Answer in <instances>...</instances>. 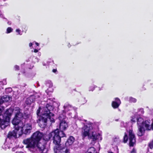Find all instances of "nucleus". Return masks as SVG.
<instances>
[{
  "label": "nucleus",
  "instance_id": "f257e3e1",
  "mask_svg": "<svg viewBox=\"0 0 153 153\" xmlns=\"http://www.w3.org/2000/svg\"><path fill=\"white\" fill-rule=\"evenodd\" d=\"M43 136L42 132L39 131L34 133L30 137L24 140L23 143L26 148L32 153H46L45 141L42 139Z\"/></svg>",
  "mask_w": 153,
  "mask_h": 153
},
{
  "label": "nucleus",
  "instance_id": "f03ea898",
  "mask_svg": "<svg viewBox=\"0 0 153 153\" xmlns=\"http://www.w3.org/2000/svg\"><path fill=\"white\" fill-rule=\"evenodd\" d=\"M59 119L60 121L59 128L60 131L56 129L50 133L46 138V140L52 139L53 143L56 145H59L61 141V137H65V134L63 132V130H65L68 127V124L66 120V118L64 114H59Z\"/></svg>",
  "mask_w": 153,
  "mask_h": 153
},
{
  "label": "nucleus",
  "instance_id": "7ed1b4c3",
  "mask_svg": "<svg viewBox=\"0 0 153 153\" xmlns=\"http://www.w3.org/2000/svg\"><path fill=\"white\" fill-rule=\"evenodd\" d=\"M92 124L89 122L84 124L82 128L81 134L83 137L87 136L89 139L92 140V143L94 144L95 141H101L102 140V134L101 131H95L92 128Z\"/></svg>",
  "mask_w": 153,
  "mask_h": 153
},
{
  "label": "nucleus",
  "instance_id": "20e7f679",
  "mask_svg": "<svg viewBox=\"0 0 153 153\" xmlns=\"http://www.w3.org/2000/svg\"><path fill=\"white\" fill-rule=\"evenodd\" d=\"M53 109V107L51 103L47 104L46 107L43 108L42 116L38 122L41 127H45L47 124V122L50 121L51 123H54L55 120L53 117L54 114L50 112Z\"/></svg>",
  "mask_w": 153,
  "mask_h": 153
},
{
  "label": "nucleus",
  "instance_id": "39448f33",
  "mask_svg": "<svg viewBox=\"0 0 153 153\" xmlns=\"http://www.w3.org/2000/svg\"><path fill=\"white\" fill-rule=\"evenodd\" d=\"M137 124L138 128L137 134L141 136L144 134V128L147 130H153V120L151 123L149 119L144 120L142 117L137 118Z\"/></svg>",
  "mask_w": 153,
  "mask_h": 153
},
{
  "label": "nucleus",
  "instance_id": "423d86ee",
  "mask_svg": "<svg viewBox=\"0 0 153 153\" xmlns=\"http://www.w3.org/2000/svg\"><path fill=\"white\" fill-rule=\"evenodd\" d=\"M19 128H16L12 131H10L8 134L7 137L10 138L12 137H16L18 134L19 136H21L23 134H29L32 129V125L30 124L26 123L21 126Z\"/></svg>",
  "mask_w": 153,
  "mask_h": 153
},
{
  "label": "nucleus",
  "instance_id": "0eeeda50",
  "mask_svg": "<svg viewBox=\"0 0 153 153\" xmlns=\"http://www.w3.org/2000/svg\"><path fill=\"white\" fill-rule=\"evenodd\" d=\"M2 111L0 114V126L1 128L4 129L8 125V121L10 120L12 111L11 109H8L5 111L3 115H2Z\"/></svg>",
  "mask_w": 153,
  "mask_h": 153
},
{
  "label": "nucleus",
  "instance_id": "6e6552de",
  "mask_svg": "<svg viewBox=\"0 0 153 153\" xmlns=\"http://www.w3.org/2000/svg\"><path fill=\"white\" fill-rule=\"evenodd\" d=\"M16 112H15L16 115L14 119L12 121V123L16 126L15 128H19L21 126L23 125V123L22 121L21 120V119L23 117V114L20 112V109L19 108H16Z\"/></svg>",
  "mask_w": 153,
  "mask_h": 153
},
{
  "label": "nucleus",
  "instance_id": "1a4fd4ad",
  "mask_svg": "<svg viewBox=\"0 0 153 153\" xmlns=\"http://www.w3.org/2000/svg\"><path fill=\"white\" fill-rule=\"evenodd\" d=\"M57 145L54 148L55 153H70L69 149L66 146L61 144Z\"/></svg>",
  "mask_w": 153,
  "mask_h": 153
},
{
  "label": "nucleus",
  "instance_id": "9d476101",
  "mask_svg": "<svg viewBox=\"0 0 153 153\" xmlns=\"http://www.w3.org/2000/svg\"><path fill=\"white\" fill-rule=\"evenodd\" d=\"M144 111L143 108L138 109L137 111L135 112L134 115L131 117V121L132 123H134L136 120L137 121V118L141 117L140 116L143 114Z\"/></svg>",
  "mask_w": 153,
  "mask_h": 153
},
{
  "label": "nucleus",
  "instance_id": "9b49d317",
  "mask_svg": "<svg viewBox=\"0 0 153 153\" xmlns=\"http://www.w3.org/2000/svg\"><path fill=\"white\" fill-rule=\"evenodd\" d=\"M11 100V97L8 95H4L0 99V114L2 110L4 109V107L1 106V104L4 102L9 101Z\"/></svg>",
  "mask_w": 153,
  "mask_h": 153
},
{
  "label": "nucleus",
  "instance_id": "f8f14e48",
  "mask_svg": "<svg viewBox=\"0 0 153 153\" xmlns=\"http://www.w3.org/2000/svg\"><path fill=\"white\" fill-rule=\"evenodd\" d=\"M64 110H63L59 114H64L65 113V114L68 112V111H71L73 110V108L68 103H65L63 107Z\"/></svg>",
  "mask_w": 153,
  "mask_h": 153
},
{
  "label": "nucleus",
  "instance_id": "ddd939ff",
  "mask_svg": "<svg viewBox=\"0 0 153 153\" xmlns=\"http://www.w3.org/2000/svg\"><path fill=\"white\" fill-rule=\"evenodd\" d=\"M129 144L130 146H133L135 144L136 140L135 137V136L132 131L131 130H130L129 131Z\"/></svg>",
  "mask_w": 153,
  "mask_h": 153
},
{
  "label": "nucleus",
  "instance_id": "4468645a",
  "mask_svg": "<svg viewBox=\"0 0 153 153\" xmlns=\"http://www.w3.org/2000/svg\"><path fill=\"white\" fill-rule=\"evenodd\" d=\"M121 103L120 100L118 98L116 97L114 98L111 103V105L114 108H117Z\"/></svg>",
  "mask_w": 153,
  "mask_h": 153
},
{
  "label": "nucleus",
  "instance_id": "2eb2a0df",
  "mask_svg": "<svg viewBox=\"0 0 153 153\" xmlns=\"http://www.w3.org/2000/svg\"><path fill=\"white\" fill-rule=\"evenodd\" d=\"M75 140V139L74 137L71 136L68 139L67 142L65 143L66 145H72L74 142Z\"/></svg>",
  "mask_w": 153,
  "mask_h": 153
},
{
  "label": "nucleus",
  "instance_id": "dca6fc26",
  "mask_svg": "<svg viewBox=\"0 0 153 153\" xmlns=\"http://www.w3.org/2000/svg\"><path fill=\"white\" fill-rule=\"evenodd\" d=\"M40 96L38 94L32 95L28 97V99L30 100L33 103L34 102L35 100L38 98L40 97Z\"/></svg>",
  "mask_w": 153,
  "mask_h": 153
},
{
  "label": "nucleus",
  "instance_id": "f3484780",
  "mask_svg": "<svg viewBox=\"0 0 153 153\" xmlns=\"http://www.w3.org/2000/svg\"><path fill=\"white\" fill-rule=\"evenodd\" d=\"M85 153H97L95 149L93 147H90Z\"/></svg>",
  "mask_w": 153,
  "mask_h": 153
},
{
  "label": "nucleus",
  "instance_id": "a211bd4d",
  "mask_svg": "<svg viewBox=\"0 0 153 153\" xmlns=\"http://www.w3.org/2000/svg\"><path fill=\"white\" fill-rule=\"evenodd\" d=\"M12 146V144L10 143L7 145L6 143H4L2 146V148L3 149L6 150L7 149H10L11 148Z\"/></svg>",
  "mask_w": 153,
  "mask_h": 153
},
{
  "label": "nucleus",
  "instance_id": "6ab92c4d",
  "mask_svg": "<svg viewBox=\"0 0 153 153\" xmlns=\"http://www.w3.org/2000/svg\"><path fill=\"white\" fill-rule=\"evenodd\" d=\"M12 91V90L11 88H7L5 89V92L6 94H8L11 92Z\"/></svg>",
  "mask_w": 153,
  "mask_h": 153
},
{
  "label": "nucleus",
  "instance_id": "aec40b11",
  "mask_svg": "<svg viewBox=\"0 0 153 153\" xmlns=\"http://www.w3.org/2000/svg\"><path fill=\"white\" fill-rule=\"evenodd\" d=\"M137 100L132 97H130L129 98V101L131 102H135Z\"/></svg>",
  "mask_w": 153,
  "mask_h": 153
},
{
  "label": "nucleus",
  "instance_id": "412c9836",
  "mask_svg": "<svg viewBox=\"0 0 153 153\" xmlns=\"http://www.w3.org/2000/svg\"><path fill=\"white\" fill-rule=\"evenodd\" d=\"M46 85L49 88H51L53 86V84L50 81H48V82L46 83Z\"/></svg>",
  "mask_w": 153,
  "mask_h": 153
},
{
  "label": "nucleus",
  "instance_id": "4be33fe9",
  "mask_svg": "<svg viewBox=\"0 0 153 153\" xmlns=\"http://www.w3.org/2000/svg\"><path fill=\"white\" fill-rule=\"evenodd\" d=\"M97 86L95 85H93L90 86L89 88V91H93L95 88H96Z\"/></svg>",
  "mask_w": 153,
  "mask_h": 153
},
{
  "label": "nucleus",
  "instance_id": "5701e85b",
  "mask_svg": "<svg viewBox=\"0 0 153 153\" xmlns=\"http://www.w3.org/2000/svg\"><path fill=\"white\" fill-rule=\"evenodd\" d=\"M13 31V29L11 27H8L6 30V33L8 34L12 32Z\"/></svg>",
  "mask_w": 153,
  "mask_h": 153
},
{
  "label": "nucleus",
  "instance_id": "b1692460",
  "mask_svg": "<svg viewBox=\"0 0 153 153\" xmlns=\"http://www.w3.org/2000/svg\"><path fill=\"white\" fill-rule=\"evenodd\" d=\"M128 140V136L126 133H125V135L123 137V142L124 143H126Z\"/></svg>",
  "mask_w": 153,
  "mask_h": 153
},
{
  "label": "nucleus",
  "instance_id": "393cba45",
  "mask_svg": "<svg viewBox=\"0 0 153 153\" xmlns=\"http://www.w3.org/2000/svg\"><path fill=\"white\" fill-rule=\"evenodd\" d=\"M25 103L27 105H30L32 103L30 100L28 99V98H27L26 100H25Z\"/></svg>",
  "mask_w": 153,
  "mask_h": 153
},
{
  "label": "nucleus",
  "instance_id": "a878e982",
  "mask_svg": "<svg viewBox=\"0 0 153 153\" xmlns=\"http://www.w3.org/2000/svg\"><path fill=\"white\" fill-rule=\"evenodd\" d=\"M16 32L17 33H18V35H22V32L21 31V30L19 29H17L16 30Z\"/></svg>",
  "mask_w": 153,
  "mask_h": 153
},
{
  "label": "nucleus",
  "instance_id": "bb28decb",
  "mask_svg": "<svg viewBox=\"0 0 153 153\" xmlns=\"http://www.w3.org/2000/svg\"><path fill=\"white\" fill-rule=\"evenodd\" d=\"M149 146L150 149H152L153 147V140L149 143Z\"/></svg>",
  "mask_w": 153,
  "mask_h": 153
},
{
  "label": "nucleus",
  "instance_id": "cd10ccee",
  "mask_svg": "<svg viewBox=\"0 0 153 153\" xmlns=\"http://www.w3.org/2000/svg\"><path fill=\"white\" fill-rule=\"evenodd\" d=\"M14 68L15 70H19V66L16 65L14 66Z\"/></svg>",
  "mask_w": 153,
  "mask_h": 153
},
{
  "label": "nucleus",
  "instance_id": "c85d7f7f",
  "mask_svg": "<svg viewBox=\"0 0 153 153\" xmlns=\"http://www.w3.org/2000/svg\"><path fill=\"white\" fill-rule=\"evenodd\" d=\"M114 141L115 142H118L119 141V137H116L114 139Z\"/></svg>",
  "mask_w": 153,
  "mask_h": 153
},
{
  "label": "nucleus",
  "instance_id": "c756f323",
  "mask_svg": "<svg viewBox=\"0 0 153 153\" xmlns=\"http://www.w3.org/2000/svg\"><path fill=\"white\" fill-rule=\"evenodd\" d=\"M2 83L1 81L0 82V89H3V86L4 85L2 84Z\"/></svg>",
  "mask_w": 153,
  "mask_h": 153
},
{
  "label": "nucleus",
  "instance_id": "7c9ffc66",
  "mask_svg": "<svg viewBox=\"0 0 153 153\" xmlns=\"http://www.w3.org/2000/svg\"><path fill=\"white\" fill-rule=\"evenodd\" d=\"M2 82V84L4 85H5L7 84V82L6 79H4L2 81H1Z\"/></svg>",
  "mask_w": 153,
  "mask_h": 153
},
{
  "label": "nucleus",
  "instance_id": "2f4dec72",
  "mask_svg": "<svg viewBox=\"0 0 153 153\" xmlns=\"http://www.w3.org/2000/svg\"><path fill=\"white\" fill-rule=\"evenodd\" d=\"M40 111V108L39 107V109L37 110L36 112V114L38 116L39 115V114Z\"/></svg>",
  "mask_w": 153,
  "mask_h": 153
},
{
  "label": "nucleus",
  "instance_id": "473e14b6",
  "mask_svg": "<svg viewBox=\"0 0 153 153\" xmlns=\"http://www.w3.org/2000/svg\"><path fill=\"white\" fill-rule=\"evenodd\" d=\"M31 52H34L35 53H37L38 52V50L37 49H34V50L33 51V50H32Z\"/></svg>",
  "mask_w": 153,
  "mask_h": 153
},
{
  "label": "nucleus",
  "instance_id": "72a5a7b5",
  "mask_svg": "<svg viewBox=\"0 0 153 153\" xmlns=\"http://www.w3.org/2000/svg\"><path fill=\"white\" fill-rule=\"evenodd\" d=\"M34 42H33V43H30L29 44V46L30 47H31L32 46V45H34Z\"/></svg>",
  "mask_w": 153,
  "mask_h": 153
},
{
  "label": "nucleus",
  "instance_id": "f704fd0d",
  "mask_svg": "<svg viewBox=\"0 0 153 153\" xmlns=\"http://www.w3.org/2000/svg\"><path fill=\"white\" fill-rule=\"evenodd\" d=\"M131 153H136V151L134 149H133L131 152Z\"/></svg>",
  "mask_w": 153,
  "mask_h": 153
},
{
  "label": "nucleus",
  "instance_id": "c9c22d12",
  "mask_svg": "<svg viewBox=\"0 0 153 153\" xmlns=\"http://www.w3.org/2000/svg\"><path fill=\"white\" fill-rule=\"evenodd\" d=\"M35 59L36 60V61H35V62H38L39 61V59L38 58H35Z\"/></svg>",
  "mask_w": 153,
  "mask_h": 153
},
{
  "label": "nucleus",
  "instance_id": "e433bc0d",
  "mask_svg": "<svg viewBox=\"0 0 153 153\" xmlns=\"http://www.w3.org/2000/svg\"><path fill=\"white\" fill-rule=\"evenodd\" d=\"M7 24L9 25H10L11 24V22L10 21H8L7 22Z\"/></svg>",
  "mask_w": 153,
  "mask_h": 153
},
{
  "label": "nucleus",
  "instance_id": "4c0bfd02",
  "mask_svg": "<svg viewBox=\"0 0 153 153\" xmlns=\"http://www.w3.org/2000/svg\"><path fill=\"white\" fill-rule=\"evenodd\" d=\"M57 70L56 69H53V72L54 73H55L56 71Z\"/></svg>",
  "mask_w": 153,
  "mask_h": 153
},
{
  "label": "nucleus",
  "instance_id": "58836bf2",
  "mask_svg": "<svg viewBox=\"0 0 153 153\" xmlns=\"http://www.w3.org/2000/svg\"><path fill=\"white\" fill-rule=\"evenodd\" d=\"M68 115H69V116H70L71 117H72V116H71V114H72L71 112H69L68 113Z\"/></svg>",
  "mask_w": 153,
  "mask_h": 153
},
{
  "label": "nucleus",
  "instance_id": "ea45409f",
  "mask_svg": "<svg viewBox=\"0 0 153 153\" xmlns=\"http://www.w3.org/2000/svg\"><path fill=\"white\" fill-rule=\"evenodd\" d=\"M34 43H35V44H36L37 46H39V44L38 43H37V42H34Z\"/></svg>",
  "mask_w": 153,
  "mask_h": 153
},
{
  "label": "nucleus",
  "instance_id": "a19ab883",
  "mask_svg": "<svg viewBox=\"0 0 153 153\" xmlns=\"http://www.w3.org/2000/svg\"><path fill=\"white\" fill-rule=\"evenodd\" d=\"M16 153H24L20 151V152H16Z\"/></svg>",
  "mask_w": 153,
  "mask_h": 153
},
{
  "label": "nucleus",
  "instance_id": "79ce46f5",
  "mask_svg": "<svg viewBox=\"0 0 153 153\" xmlns=\"http://www.w3.org/2000/svg\"><path fill=\"white\" fill-rule=\"evenodd\" d=\"M14 149H15L14 148H13L12 149V151H15Z\"/></svg>",
  "mask_w": 153,
  "mask_h": 153
},
{
  "label": "nucleus",
  "instance_id": "37998d69",
  "mask_svg": "<svg viewBox=\"0 0 153 153\" xmlns=\"http://www.w3.org/2000/svg\"><path fill=\"white\" fill-rule=\"evenodd\" d=\"M108 153H113V152H109Z\"/></svg>",
  "mask_w": 153,
  "mask_h": 153
},
{
  "label": "nucleus",
  "instance_id": "c03bdc74",
  "mask_svg": "<svg viewBox=\"0 0 153 153\" xmlns=\"http://www.w3.org/2000/svg\"><path fill=\"white\" fill-rule=\"evenodd\" d=\"M38 54H39V55H40V54H41V53H38Z\"/></svg>",
  "mask_w": 153,
  "mask_h": 153
},
{
  "label": "nucleus",
  "instance_id": "a18cd8bd",
  "mask_svg": "<svg viewBox=\"0 0 153 153\" xmlns=\"http://www.w3.org/2000/svg\"><path fill=\"white\" fill-rule=\"evenodd\" d=\"M85 121V122H86L87 121L86 120H84Z\"/></svg>",
  "mask_w": 153,
  "mask_h": 153
},
{
  "label": "nucleus",
  "instance_id": "49530a36",
  "mask_svg": "<svg viewBox=\"0 0 153 153\" xmlns=\"http://www.w3.org/2000/svg\"><path fill=\"white\" fill-rule=\"evenodd\" d=\"M117 150H118L117 149ZM118 151L117 150V153H118Z\"/></svg>",
  "mask_w": 153,
  "mask_h": 153
},
{
  "label": "nucleus",
  "instance_id": "de8ad7c7",
  "mask_svg": "<svg viewBox=\"0 0 153 153\" xmlns=\"http://www.w3.org/2000/svg\"><path fill=\"white\" fill-rule=\"evenodd\" d=\"M150 82H152L151 81H150Z\"/></svg>",
  "mask_w": 153,
  "mask_h": 153
},
{
  "label": "nucleus",
  "instance_id": "09e8293b",
  "mask_svg": "<svg viewBox=\"0 0 153 153\" xmlns=\"http://www.w3.org/2000/svg\"><path fill=\"white\" fill-rule=\"evenodd\" d=\"M6 19V20L7 21V19Z\"/></svg>",
  "mask_w": 153,
  "mask_h": 153
}]
</instances>
